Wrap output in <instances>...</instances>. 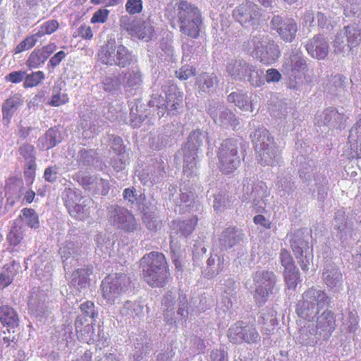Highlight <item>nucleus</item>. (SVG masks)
<instances>
[{
    "label": "nucleus",
    "instance_id": "obj_52",
    "mask_svg": "<svg viewBox=\"0 0 361 361\" xmlns=\"http://www.w3.org/2000/svg\"><path fill=\"white\" fill-rule=\"evenodd\" d=\"M25 75V72L24 71H13L6 76V80L13 83H19L23 80Z\"/></svg>",
    "mask_w": 361,
    "mask_h": 361
},
{
    "label": "nucleus",
    "instance_id": "obj_26",
    "mask_svg": "<svg viewBox=\"0 0 361 361\" xmlns=\"http://www.w3.org/2000/svg\"><path fill=\"white\" fill-rule=\"evenodd\" d=\"M132 54L129 50L121 44L116 47V56L115 65L120 67H126L132 61Z\"/></svg>",
    "mask_w": 361,
    "mask_h": 361
},
{
    "label": "nucleus",
    "instance_id": "obj_6",
    "mask_svg": "<svg viewBox=\"0 0 361 361\" xmlns=\"http://www.w3.org/2000/svg\"><path fill=\"white\" fill-rule=\"evenodd\" d=\"M120 27L132 37L149 42L155 36V30L150 20L140 18H131L123 16L120 18Z\"/></svg>",
    "mask_w": 361,
    "mask_h": 361
},
{
    "label": "nucleus",
    "instance_id": "obj_38",
    "mask_svg": "<svg viewBox=\"0 0 361 361\" xmlns=\"http://www.w3.org/2000/svg\"><path fill=\"white\" fill-rule=\"evenodd\" d=\"M18 188V178L16 177H10L6 180L5 183V191L6 192V196L8 201L11 202V204L15 203L17 199L19 198V196H16L14 199L13 198L11 193L13 191H16Z\"/></svg>",
    "mask_w": 361,
    "mask_h": 361
},
{
    "label": "nucleus",
    "instance_id": "obj_20",
    "mask_svg": "<svg viewBox=\"0 0 361 361\" xmlns=\"http://www.w3.org/2000/svg\"><path fill=\"white\" fill-rule=\"evenodd\" d=\"M0 322L4 326L15 328L18 326L19 318L16 311L8 305L0 306Z\"/></svg>",
    "mask_w": 361,
    "mask_h": 361
},
{
    "label": "nucleus",
    "instance_id": "obj_55",
    "mask_svg": "<svg viewBox=\"0 0 361 361\" xmlns=\"http://www.w3.org/2000/svg\"><path fill=\"white\" fill-rule=\"evenodd\" d=\"M57 168L56 166H49L47 168L44 173V178L48 182H54L56 180Z\"/></svg>",
    "mask_w": 361,
    "mask_h": 361
},
{
    "label": "nucleus",
    "instance_id": "obj_33",
    "mask_svg": "<svg viewBox=\"0 0 361 361\" xmlns=\"http://www.w3.org/2000/svg\"><path fill=\"white\" fill-rule=\"evenodd\" d=\"M45 78L44 72L41 71L32 72L25 78L23 87L25 88H32L37 86Z\"/></svg>",
    "mask_w": 361,
    "mask_h": 361
},
{
    "label": "nucleus",
    "instance_id": "obj_25",
    "mask_svg": "<svg viewBox=\"0 0 361 361\" xmlns=\"http://www.w3.org/2000/svg\"><path fill=\"white\" fill-rule=\"evenodd\" d=\"M244 73L248 75V80L252 86L259 87L264 84V80L262 78V72L259 71L256 66L245 63Z\"/></svg>",
    "mask_w": 361,
    "mask_h": 361
},
{
    "label": "nucleus",
    "instance_id": "obj_46",
    "mask_svg": "<svg viewBox=\"0 0 361 361\" xmlns=\"http://www.w3.org/2000/svg\"><path fill=\"white\" fill-rule=\"evenodd\" d=\"M109 11L105 8H99L94 13L90 19V23L92 24L106 23L108 20Z\"/></svg>",
    "mask_w": 361,
    "mask_h": 361
},
{
    "label": "nucleus",
    "instance_id": "obj_42",
    "mask_svg": "<svg viewBox=\"0 0 361 361\" xmlns=\"http://www.w3.org/2000/svg\"><path fill=\"white\" fill-rule=\"evenodd\" d=\"M243 336L244 341L247 343H255L259 340V334L254 326H244Z\"/></svg>",
    "mask_w": 361,
    "mask_h": 361
},
{
    "label": "nucleus",
    "instance_id": "obj_14",
    "mask_svg": "<svg viewBox=\"0 0 361 361\" xmlns=\"http://www.w3.org/2000/svg\"><path fill=\"white\" fill-rule=\"evenodd\" d=\"M94 323L86 317L78 316L75 321V332L78 338L88 344L94 341Z\"/></svg>",
    "mask_w": 361,
    "mask_h": 361
},
{
    "label": "nucleus",
    "instance_id": "obj_30",
    "mask_svg": "<svg viewBox=\"0 0 361 361\" xmlns=\"http://www.w3.org/2000/svg\"><path fill=\"white\" fill-rule=\"evenodd\" d=\"M18 152L25 160L30 164V169L33 171L34 161H35V147L30 144L24 143L19 147Z\"/></svg>",
    "mask_w": 361,
    "mask_h": 361
},
{
    "label": "nucleus",
    "instance_id": "obj_61",
    "mask_svg": "<svg viewBox=\"0 0 361 361\" xmlns=\"http://www.w3.org/2000/svg\"><path fill=\"white\" fill-rule=\"evenodd\" d=\"M32 128L30 127L25 128L20 126L18 129V136L20 138L24 140L29 135L31 131Z\"/></svg>",
    "mask_w": 361,
    "mask_h": 361
},
{
    "label": "nucleus",
    "instance_id": "obj_56",
    "mask_svg": "<svg viewBox=\"0 0 361 361\" xmlns=\"http://www.w3.org/2000/svg\"><path fill=\"white\" fill-rule=\"evenodd\" d=\"M39 50L42 51V55L47 60L56 50V45L55 43H49L43 46Z\"/></svg>",
    "mask_w": 361,
    "mask_h": 361
},
{
    "label": "nucleus",
    "instance_id": "obj_45",
    "mask_svg": "<svg viewBox=\"0 0 361 361\" xmlns=\"http://www.w3.org/2000/svg\"><path fill=\"white\" fill-rule=\"evenodd\" d=\"M127 78L126 84L128 87H135L140 85L142 82V75L139 70L136 71L128 72L125 74Z\"/></svg>",
    "mask_w": 361,
    "mask_h": 361
},
{
    "label": "nucleus",
    "instance_id": "obj_17",
    "mask_svg": "<svg viewBox=\"0 0 361 361\" xmlns=\"http://www.w3.org/2000/svg\"><path fill=\"white\" fill-rule=\"evenodd\" d=\"M109 218L114 223L121 226H130L134 220L133 215L127 209L117 205L108 208Z\"/></svg>",
    "mask_w": 361,
    "mask_h": 361
},
{
    "label": "nucleus",
    "instance_id": "obj_48",
    "mask_svg": "<svg viewBox=\"0 0 361 361\" xmlns=\"http://www.w3.org/2000/svg\"><path fill=\"white\" fill-rule=\"evenodd\" d=\"M44 140V142L43 143V146L47 149H49L55 147L57 144L56 131L52 129L47 130L45 133Z\"/></svg>",
    "mask_w": 361,
    "mask_h": 361
},
{
    "label": "nucleus",
    "instance_id": "obj_3",
    "mask_svg": "<svg viewBox=\"0 0 361 361\" xmlns=\"http://www.w3.org/2000/svg\"><path fill=\"white\" fill-rule=\"evenodd\" d=\"M243 49L267 65L275 63L281 54L278 44L264 34L251 35L250 39L243 43Z\"/></svg>",
    "mask_w": 361,
    "mask_h": 361
},
{
    "label": "nucleus",
    "instance_id": "obj_24",
    "mask_svg": "<svg viewBox=\"0 0 361 361\" xmlns=\"http://www.w3.org/2000/svg\"><path fill=\"white\" fill-rule=\"evenodd\" d=\"M228 101L234 103L236 106L242 110L252 111V104L249 101L248 97L245 94L231 92L228 96Z\"/></svg>",
    "mask_w": 361,
    "mask_h": 361
},
{
    "label": "nucleus",
    "instance_id": "obj_57",
    "mask_svg": "<svg viewBox=\"0 0 361 361\" xmlns=\"http://www.w3.org/2000/svg\"><path fill=\"white\" fill-rule=\"evenodd\" d=\"M224 197L221 195H219L214 197L213 207L216 212H221L225 207Z\"/></svg>",
    "mask_w": 361,
    "mask_h": 361
},
{
    "label": "nucleus",
    "instance_id": "obj_16",
    "mask_svg": "<svg viewBox=\"0 0 361 361\" xmlns=\"http://www.w3.org/2000/svg\"><path fill=\"white\" fill-rule=\"evenodd\" d=\"M316 328L323 338H328L336 329V317L330 310H325L317 319Z\"/></svg>",
    "mask_w": 361,
    "mask_h": 361
},
{
    "label": "nucleus",
    "instance_id": "obj_1",
    "mask_svg": "<svg viewBox=\"0 0 361 361\" xmlns=\"http://www.w3.org/2000/svg\"><path fill=\"white\" fill-rule=\"evenodd\" d=\"M165 16L173 28L178 25L184 35L197 39L200 34L202 18L198 8L187 1L181 0L169 6Z\"/></svg>",
    "mask_w": 361,
    "mask_h": 361
},
{
    "label": "nucleus",
    "instance_id": "obj_44",
    "mask_svg": "<svg viewBox=\"0 0 361 361\" xmlns=\"http://www.w3.org/2000/svg\"><path fill=\"white\" fill-rule=\"evenodd\" d=\"M143 9L142 0H127L126 10L130 15L139 14Z\"/></svg>",
    "mask_w": 361,
    "mask_h": 361
},
{
    "label": "nucleus",
    "instance_id": "obj_12",
    "mask_svg": "<svg viewBox=\"0 0 361 361\" xmlns=\"http://www.w3.org/2000/svg\"><path fill=\"white\" fill-rule=\"evenodd\" d=\"M254 281L257 285L256 298L265 302L275 284L274 272L268 271H257L254 276Z\"/></svg>",
    "mask_w": 361,
    "mask_h": 361
},
{
    "label": "nucleus",
    "instance_id": "obj_49",
    "mask_svg": "<svg viewBox=\"0 0 361 361\" xmlns=\"http://www.w3.org/2000/svg\"><path fill=\"white\" fill-rule=\"evenodd\" d=\"M23 238V234L20 229H17V227H13V228L9 232L7 236V240L11 245L16 246L20 243Z\"/></svg>",
    "mask_w": 361,
    "mask_h": 361
},
{
    "label": "nucleus",
    "instance_id": "obj_31",
    "mask_svg": "<svg viewBox=\"0 0 361 361\" xmlns=\"http://www.w3.org/2000/svg\"><path fill=\"white\" fill-rule=\"evenodd\" d=\"M22 214L20 218L23 224L25 226H35L39 224V216L37 212L31 208H24L22 209Z\"/></svg>",
    "mask_w": 361,
    "mask_h": 361
},
{
    "label": "nucleus",
    "instance_id": "obj_43",
    "mask_svg": "<svg viewBox=\"0 0 361 361\" xmlns=\"http://www.w3.org/2000/svg\"><path fill=\"white\" fill-rule=\"evenodd\" d=\"M14 279V274L10 269H4L0 273V289L3 290L10 286Z\"/></svg>",
    "mask_w": 361,
    "mask_h": 361
},
{
    "label": "nucleus",
    "instance_id": "obj_53",
    "mask_svg": "<svg viewBox=\"0 0 361 361\" xmlns=\"http://www.w3.org/2000/svg\"><path fill=\"white\" fill-rule=\"evenodd\" d=\"M281 79V75L278 70L269 68L267 71L266 81L267 82H276Z\"/></svg>",
    "mask_w": 361,
    "mask_h": 361
},
{
    "label": "nucleus",
    "instance_id": "obj_13",
    "mask_svg": "<svg viewBox=\"0 0 361 361\" xmlns=\"http://www.w3.org/2000/svg\"><path fill=\"white\" fill-rule=\"evenodd\" d=\"M271 26L286 42H291L295 39L298 31L297 24L293 19H283L279 16L273 17Z\"/></svg>",
    "mask_w": 361,
    "mask_h": 361
},
{
    "label": "nucleus",
    "instance_id": "obj_23",
    "mask_svg": "<svg viewBox=\"0 0 361 361\" xmlns=\"http://www.w3.org/2000/svg\"><path fill=\"white\" fill-rule=\"evenodd\" d=\"M69 102V97L65 91L56 85L51 89V95L47 104L54 107L65 105Z\"/></svg>",
    "mask_w": 361,
    "mask_h": 361
},
{
    "label": "nucleus",
    "instance_id": "obj_63",
    "mask_svg": "<svg viewBox=\"0 0 361 361\" xmlns=\"http://www.w3.org/2000/svg\"><path fill=\"white\" fill-rule=\"evenodd\" d=\"M266 219L263 215L259 214L254 217V223L256 225L266 226Z\"/></svg>",
    "mask_w": 361,
    "mask_h": 361
},
{
    "label": "nucleus",
    "instance_id": "obj_27",
    "mask_svg": "<svg viewBox=\"0 0 361 361\" xmlns=\"http://www.w3.org/2000/svg\"><path fill=\"white\" fill-rule=\"evenodd\" d=\"M243 322H238L228 329V338L230 342L238 343L244 341Z\"/></svg>",
    "mask_w": 361,
    "mask_h": 361
},
{
    "label": "nucleus",
    "instance_id": "obj_35",
    "mask_svg": "<svg viewBox=\"0 0 361 361\" xmlns=\"http://www.w3.org/2000/svg\"><path fill=\"white\" fill-rule=\"evenodd\" d=\"M341 276V273L337 269H326L323 272L324 281L327 286L331 288L336 286Z\"/></svg>",
    "mask_w": 361,
    "mask_h": 361
},
{
    "label": "nucleus",
    "instance_id": "obj_15",
    "mask_svg": "<svg viewBox=\"0 0 361 361\" xmlns=\"http://www.w3.org/2000/svg\"><path fill=\"white\" fill-rule=\"evenodd\" d=\"M307 53L318 60L324 59L329 53V44L320 35H315L306 44Z\"/></svg>",
    "mask_w": 361,
    "mask_h": 361
},
{
    "label": "nucleus",
    "instance_id": "obj_9",
    "mask_svg": "<svg viewBox=\"0 0 361 361\" xmlns=\"http://www.w3.org/2000/svg\"><path fill=\"white\" fill-rule=\"evenodd\" d=\"M163 90L166 94V100L164 102H161V96H153L152 102L154 103L159 109L164 106L165 109L173 114L178 112V109L183 106V92L180 91L177 85L169 82L164 85Z\"/></svg>",
    "mask_w": 361,
    "mask_h": 361
},
{
    "label": "nucleus",
    "instance_id": "obj_11",
    "mask_svg": "<svg viewBox=\"0 0 361 361\" xmlns=\"http://www.w3.org/2000/svg\"><path fill=\"white\" fill-rule=\"evenodd\" d=\"M63 199L71 216L78 218L85 214L86 205L82 202L83 197L80 191L66 188L63 192Z\"/></svg>",
    "mask_w": 361,
    "mask_h": 361
},
{
    "label": "nucleus",
    "instance_id": "obj_39",
    "mask_svg": "<svg viewBox=\"0 0 361 361\" xmlns=\"http://www.w3.org/2000/svg\"><path fill=\"white\" fill-rule=\"evenodd\" d=\"M348 42L350 47H355L361 42V29H356L350 26L345 27Z\"/></svg>",
    "mask_w": 361,
    "mask_h": 361
},
{
    "label": "nucleus",
    "instance_id": "obj_37",
    "mask_svg": "<svg viewBox=\"0 0 361 361\" xmlns=\"http://www.w3.org/2000/svg\"><path fill=\"white\" fill-rule=\"evenodd\" d=\"M36 33L27 36L15 48L14 53L19 54L24 51L29 50L35 47L38 40Z\"/></svg>",
    "mask_w": 361,
    "mask_h": 361
},
{
    "label": "nucleus",
    "instance_id": "obj_40",
    "mask_svg": "<svg viewBox=\"0 0 361 361\" xmlns=\"http://www.w3.org/2000/svg\"><path fill=\"white\" fill-rule=\"evenodd\" d=\"M196 73V68L193 66L188 64L181 66L178 71H176V76L180 80H186L190 77L195 75Z\"/></svg>",
    "mask_w": 361,
    "mask_h": 361
},
{
    "label": "nucleus",
    "instance_id": "obj_7",
    "mask_svg": "<svg viewBox=\"0 0 361 361\" xmlns=\"http://www.w3.org/2000/svg\"><path fill=\"white\" fill-rule=\"evenodd\" d=\"M290 245L302 270L307 271L313 260V247L308 242V235H305L301 230L297 231L292 235Z\"/></svg>",
    "mask_w": 361,
    "mask_h": 361
},
{
    "label": "nucleus",
    "instance_id": "obj_4",
    "mask_svg": "<svg viewBox=\"0 0 361 361\" xmlns=\"http://www.w3.org/2000/svg\"><path fill=\"white\" fill-rule=\"evenodd\" d=\"M219 169L224 174L233 173L240 164L238 152V141L233 138L224 140L217 152Z\"/></svg>",
    "mask_w": 361,
    "mask_h": 361
},
{
    "label": "nucleus",
    "instance_id": "obj_50",
    "mask_svg": "<svg viewBox=\"0 0 361 361\" xmlns=\"http://www.w3.org/2000/svg\"><path fill=\"white\" fill-rule=\"evenodd\" d=\"M245 63H242L241 61H235L230 63L226 68L228 73L231 75H238L240 73L244 72Z\"/></svg>",
    "mask_w": 361,
    "mask_h": 361
},
{
    "label": "nucleus",
    "instance_id": "obj_47",
    "mask_svg": "<svg viewBox=\"0 0 361 361\" xmlns=\"http://www.w3.org/2000/svg\"><path fill=\"white\" fill-rule=\"evenodd\" d=\"M280 259L284 269H293V267H295L293 259L287 250L282 249L281 250Z\"/></svg>",
    "mask_w": 361,
    "mask_h": 361
},
{
    "label": "nucleus",
    "instance_id": "obj_59",
    "mask_svg": "<svg viewBox=\"0 0 361 361\" xmlns=\"http://www.w3.org/2000/svg\"><path fill=\"white\" fill-rule=\"evenodd\" d=\"M212 361H224V351L219 350H214L210 355Z\"/></svg>",
    "mask_w": 361,
    "mask_h": 361
},
{
    "label": "nucleus",
    "instance_id": "obj_10",
    "mask_svg": "<svg viewBox=\"0 0 361 361\" xmlns=\"http://www.w3.org/2000/svg\"><path fill=\"white\" fill-rule=\"evenodd\" d=\"M234 18L242 25H255L261 17L258 6L250 1H246L237 6L233 11Z\"/></svg>",
    "mask_w": 361,
    "mask_h": 361
},
{
    "label": "nucleus",
    "instance_id": "obj_60",
    "mask_svg": "<svg viewBox=\"0 0 361 361\" xmlns=\"http://www.w3.org/2000/svg\"><path fill=\"white\" fill-rule=\"evenodd\" d=\"M35 197V192L32 190H27L23 195V202L30 204L33 202Z\"/></svg>",
    "mask_w": 361,
    "mask_h": 361
},
{
    "label": "nucleus",
    "instance_id": "obj_58",
    "mask_svg": "<svg viewBox=\"0 0 361 361\" xmlns=\"http://www.w3.org/2000/svg\"><path fill=\"white\" fill-rule=\"evenodd\" d=\"M123 195L126 200H128L132 204L134 203L137 200L135 191L132 188H126L123 191Z\"/></svg>",
    "mask_w": 361,
    "mask_h": 361
},
{
    "label": "nucleus",
    "instance_id": "obj_5",
    "mask_svg": "<svg viewBox=\"0 0 361 361\" xmlns=\"http://www.w3.org/2000/svg\"><path fill=\"white\" fill-rule=\"evenodd\" d=\"M130 278L125 274H111L102 281L101 289L103 298L109 304H113L130 285Z\"/></svg>",
    "mask_w": 361,
    "mask_h": 361
},
{
    "label": "nucleus",
    "instance_id": "obj_22",
    "mask_svg": "<svg viewBox=\"0 0 361 361\" xmlns=\"http://www.w3.org/2000/svg\"><path fill=\"white\" fill-rule=\"evenodd\" d=\"M251 138L256 147H259L262 151L268 149L269 145L274 142L273 137L270 136L269 131L264 128L257 129L253 134L251 135Z\"/></svg>",
    "mask_w": 361,
    "mask_h": 361
},
{
    "label": "nucleus",
    "instance_id": "obj_32",
    "mask_svg": "<svg viewBox=\"0 0 361 361\" xmlns=\"http://www.w3.org/2000/svg\"><path fill=\"white\" fill-rule=\"evenodd\" d=\"M59 27V23L56 20H49L41 25L39 29L36 32L38 37L44 35H49L56 32Z\"/></svg>",
    "mask_w": 361,
    "mask_h": 361
},
{
    "label": "nucleus",
    "instance_id": "obj_2",
    "mask_svg": "<svg viewBox=\"0 0 361 361\" xmlns=\"http://www.w3.org/2000/svg\"><path fill=\"white\" fill-rule=\"evenodd\" d=\"M144 280L152 287L164 286L169 276L167 261L164 254L151 252L141 259Z\"/></svg>",
    "mask_w": 361,
    "mask_h": 361
},
{
    "label": "nucleus",
    "instance_id": "obj_41",
    "mask_svg": "<svg viewBox=\"0 0 361 361\" xmlns=\"http://www.w3.org/2000/svg\"><path fill=\"white\" fill-rule=\"evenodd\" d=\"M94 33L90 25L82 23L77 29V33L73 35L74 37H80L84 40L92 39Z\"/></svg>",
    "mask_w": 361,
    "mask_h": 361
},
{
    "label": "nucleus",
    "instance_id": "obj_19",
    "mask_svg": "<svg viewBox=\"0 0 361 361\" xmlns=\"http://www.w3.org/2000/svg\"><path fill=\"white\" fill-rule=\"evenodd\" d=\"M23 104V101L19 95L11 96L6 99L2 106L3 123L8 126L15 111L18 106Z\"/></svg>",
    "mask_w": 361,
    "mask_h": 361
},
{
    "label": "nucleus",
    "instance_id": "obj_62",
    "mask_svg": "<svg viewBox=\"0 0 361 361\" xmlns=\"http://www.w3.org/2000/svg\"><path fill=\"white\" fill-rule=\"evenodd\" d=\"M333 47L334 48L335 52H341L343 51L344 48L343 42L340 41V38L338 36H336L335 40L334 41Z\"/></svg>",
    "mask_w": 361,
    "mask_h": 361
},
{
    "label": "nucleus",
    "instance_id": "obj_28",
    "mask_svg": "<svg viewBox=\"0 0 361 361\" xmlns=\"http://www.w3.org/2000/svg\"><path fill=\"white\" fill-rule=\"evenodd\" d=\"M99 58L106 65H115L116 56V47L113 48V46L106 45L102 47L100 53L99 54Z\"/></svg>",
    "mask_w": 361,
    "mask_h": 361
},
{
    "label": "nucleus",
    "instance_id": "obj_8",
    "mask_svg": "<svg viewBox=\"0 0 361 361\" xmlns=\"http://www.w3.org/2000/svg\"><path fill=\"white\" fill-rule=\"evenodd\" d=\"M329 302V297L322 290H317L312 287L308 288L302 294V300L299 302L296 308V313L300 317L306 319L312 313H309L310 309L317 307L322 309Z\"/></svg>",
    "mask_w": 361,
    "mask_h": 361
},
{
    "label": "nucleus",
    "instance_id": "obj_29",
    "mask_svg": "<svg viewBox=\"0 0 361 361\" xmlns=\"http://www.w3.org/2000/svg\"><path fill=\"white\" fill-rule=\"evenodd\" d=\"M90 269H78L72 274V283L77 284L80 287H84L88 281V277L91 274Z\"/></svg>",
    "mask_w": 361,
    "mask_h": 361
},
{
    "label": "nucleus",
    "instance_id": "obj_51",
    "mask_svg": "<svg viewBox=\"0 0 361 361\" xmlns=\"http://www.w3.org/2000/svg\"><path fill=\"white\" fill-rule=\"evenodd\" d=\"M80 310L85 314V317H91L93 319L95 316L94 304L92 301H86L80 306Z\"/></svg>",
    "mask_w": 361,
    "mask_h": 361
},
{
    "label": "nucleus",
    "instance_id": "obj_34",
    "mask_svg": "<svg viewBox=\"0 0 361 361\" xmlns=\"http://www.w3.org/2000/svg\"><path fill=\"white\" fill-rule=\"evenodd\" d=\"M283 274L288 288L295 289L300 282V274L296 267L293 269H284Z\"/></svg>",
    "mask_w": 361,
    "mask_h": 361
},
{
    "label": "nucleus",
    "instance_id": "obj_54",
    "mask_svg": "<svg viewBox=\"0 0 361 361\" xmlns=\"http://www.w3.org/2000/svg\"><path fill=\"white\" fill-rule=\"evenodd\" d=\"M66 54L63 51L56 52L49 61V65L54 68L65 59Z\"/></svg>",
    "mask_w": 361,
    "mask_h": 361
},
{
    "label": "nucleus",
    "instance_id": "obj_36",
    "mask_svg": "<svg viewBox=\"0 0 361 361\" xmlns=\"http://www.w3.org/2000/svg\"><path fill=\"white\" fill-rule=\"evenodd\" d=\"M45 61L46 59L42 55V51L39 49H35L30 53L26 61V65L30 69L36 68L43 64Z\"/></svg>",
    "mask_w": 361,
    "mask_h": 361
},
{
    "label": "nucleus",
    "instance_id": "obj_64",
    "mask_svg": "<svg viewBox=\"0 0 361 361\" xmlns=\"http://www.w3.org/2000/svg\"><path fill=\"white\" fill-rule=\"evenodd\" d=\"M76 361H92V353L90 351H85Z\"/></svg>",
    "mask_w": 361,
    "mask_h": 361
},
{
    "label": "nucleus",
    "instance_id": "obj_18",
    "mask_svg": "<svg viewBox=\"0 0 361 361\" xmlns=\"http://www.w3.org/2000/svg\"><path fill=\"white\" fill-rule=\"evenodd\" d=\"M203 137V133L200 130H193L190 134L185 145L187 152L184 154V158L186 161H188L190 156L192 157V160L195 159L194 155H196L198 148L201 146Z\"/></svg>",
    "mask_w": 361,
    "mask_h": 361
},
{
    "label": "nucleus",
    "instance_id": "obj_21",
    "mask_svg": "<svg viewBox=\"0 0 361 361\" xmlns=\"http://www.w3.org/2000/svg\"><path fill=\"white\" fill-rule=\"evenodd\" d=\"M217 82L214 73H202L197 76L195 85L200 93H209Z\"/></svg>",
    "mask_w": 361,
    "mask_h": 361
}]
</instances>
